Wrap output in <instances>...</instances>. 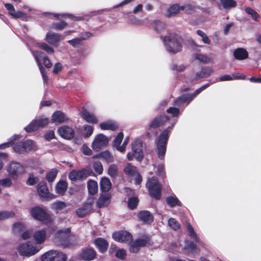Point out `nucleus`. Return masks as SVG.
<instances>
[{"instance_id": "nucleus-29", "label": "nucleus", "mask_w": 261, "mask_h": 261, "mask_svg": "<svg viewBox=\"0 0 261 261\" xmlns=\"http://www.w3.org/2000/svg\"><path fill=\"white\" fill-rule=\"evenodd\" d=\"M96 256L95 251L92 249L84 250L82 254V258L87 261L93 260Z\"/></svg>"}, {"instance_id": "nucleus-25", "label": "nucleus", "mask_w": 261, "mask_h": 261, "mask_svg": "<svg viewBox=\"0 0 261 261\" xmlns=\"http://www.w3.org/2000/svg\"><path fill=\"white\" fill-rule=\"evenodd\" d=\"M112 187V183L110 179L106 177H103L100 181V189L101 191L107 192Z\"/></svg>"}, {"instance_id": "nucleus-10", "label": "nucleus", "mask_w": 261, "mask_h": 261, "mask_svg": "<svg viewBox=\"0 0 261 261\" xmlns=\"http://www.w3.org/2000/svg\"><path fill=\"white\" fill-rule=\"evenodd\" d=\"M49 123V120L47 118L42 117L38 120H33L25 129L28 132H32L37 130L40 127H42Z\"/></svg>"}, {"instance_id": "nucleus-42", "label": "nucleus", "mask_w": 261, "mask_h": 261, "mask_svg": "<svg viewBox=\"0 0 261 261\" xmlns=\"http://www.w3.org/2000/svg\"><path fill=\"white\" fill-rule=\"evenodd\" d=\"M15 216V213L12 211H0V221L7 219L13 218Z\"/></svg>"}, {"instance_id": "nucleus-34", "label": "nucleus", "mask_w": 261, "mask_h": 261, "mask_svg": "<svg viewBox=\"0 0 261 261\" xmlns=\"http://www.w3.org/2000/svg\"><path fill=\"white\" fill-rule=\"evenodd\" d=\"M100 127L102 129L115 130L118 125L117 123L112 121H107L100 123Z\"/></svg>"}, {"instance_id": "nucleus-50", "label": "nucleus", "mask_w": 261, "mask_h": 261, "mask_svg": "<svg viewBox=\"0 0 261 261\" xmlns=\"http://www.w3.org/2000/svg\"><path fill=\"white\" fill-rule=\"evenodd\" d=\"M66 207V204L63 202L58 201L53 204V208L56 210L57 213H59Z\"/></svg>"}, {"instance_id": "nucleus-8", "label": "nucleus", "mask_w": 261, "mask_h": 261, "mask_svg": "<svg viewBox=\"0 0 261 261\" xmlns=\"http://www.w3.org/2000/svg\"><path fill=\"white\" fill-rule=\"evenodd\" d=\"M208 86V84H206L202 86L197 89L193 95H185L181 96L176 100L175 102V105L177 106H180L187 102L186 105H188L195 97H196L198 94H199L200 92H201L203 90L205 89Z\"/></svg>"}, {"instance_id": "nucleus-23", "label": "nucleus", "mask_w": 261, "mask_h": 261, "mask_svg": "<svg viewBox=\"0 0 261 261\" xmlns=\"http://www.w3.org/2000/svg\"><path fill=\"white\" fill-rule=\"evenodd\" d=\"M138 217L140 221L146 224H150L153 221L152 216L147 211L140 212L138 214Z\"/></svg>"}, {"instance_id": "nucleus-38", "label": "nucleus", "mask_w": 261, "mask_h": 261, "mask_svg": "<svg viewBox=\"0 0 261 261\" xmlns=\"http://www.w3.org/2000/svg\"><path fill=\"white\" fill-rule=\"evenodd\" d=\"M88 189L89 192L94 195L98 191V184L97 182L93 180H90L88 182Z\"/></svg>"}, {"instance_id": "nucleus-48", "label": "nucleus", "mask_w": 261, "mask_h": 261, "mask_svg": "<svg viewBox=\"0 0 261 261\" xmlns=\"http://www.w3.org/2000/svg\"><path fill=\"white\" fill-rule=\"evenodd\" d=\"M168 225L174 230H177L180 228V224L174 218H170L168 220Z\"/></svg>"}, {"instance_id": "nucleus-28", "label": "nucleus", "mask_w": 261, "mask_h": 261, "mask_svg": "<svg viewBox=\"0 0 261 261\" xmlns=\"http://www.w3.org/2000/svg\"><path fill=\"white\" fill-rule=\"evenodd\" d=\"M94 244L99 250L101 252H105L108 247V243L107 242L102 238H98L96 239L94 241Z\"/></svg>"}, {"instance_id": "nucleus-55", "label": "nucleus", "mask_w": 261, "mask_h": 261, "mask_svg": "<svg viewBox=\"0 0 261 261\" xmlns=\"http://www.w3.org/2000/svg\"><path fill=\"white\" fill-rule=\"evenodd\" d=\"M93 167L95 171L99 174L103 172V167L100 162H95L93 164Z\"/></svg>"}, {"instance_id": "nucleus-62", "label": "nucleus", "mask_w": 261, "mask_h": 261, "mask_svg": "<svg viewBox=\"0 0 261 261\" xmlns=\"http://www.w3.org/2000/svg\"><path fill=\"white\" fill-rule=\"evenodd\" d=\"M167 113L171 114L173 117L176 116L179 113V110L178 108L170 107L167 110Z\"/></svg>"}, {"instance_id": "nucleus-49", "label": "nucleus", "mask_w": 261, "mask_h": 261, "mask_svg": "<svg viewBox=\"0 0 261 261\" xmlns=\"http://www.w3.org/2000/svg\"><path fill=\"white\" fill-rule=\"evenodd\" d=\"M195 58L203 64L208 63L211 60L208 56L201 54H197Z\"/></svg>"}, {"instance_id": "nucleus-4", "label": "nucleus", "mask_w": 261, "mask_h": 261, "mask_svg": "<svg viewBox=\"0 0 261 261\" xmlns=\"http://www.w3.org/2000/svg\"><path fill=\"white\" fill-rule=\"evenodd\" d=\"M146 188L151 196L157 199L160 198L161 186L155 177H153L148 180L146 183Z\"/></svg>"}, {"instance_id": "nucleus-57", "label": "nucleus", "mask_w": 261, "mask_h": 261, "mask_svg": "<svg viewBox=\"0 0 261 261\" xmlns=\"http://www.w3.org/2000/svg\"><path fill=\"white\" fill-rule=\"evenodd\" d=\"M84 135L85 137H89L90 136L93 132V128L91 126L86 125L84 126Z\"/></svg>"}, {"instance_id": "nucleus-26", "label": "nucleus", "mask_w": 261, "mask_h": 261, "mask_svg": "<svg viewBox=\"0 0 261 261\" xmlns=\"http://www.w3.org/2000/svg\"><path fill=\"white\" fill-rule=\"evenodd\" d=\"M38 192L40 196L42 197H49V190L47 187L45 182L42 181L38 184Z\"/></svg>"}, {"instance_id": "nucleus-31", "label": "nucleus", "mask_w": 261, "mask_h": 261, "mask_svg": "<svg viewBox=\"0 0 261 261\" xmlns=\"http://www.w3.org/2000/svg\"><path fill=\"white\" fill-rule=\"evenodd\" d=\"M57 255L56 251L50 250L42 255V261H55Z\"/></svg>"}, {"instance_id": "nucleus-60", "label": "nucleus", "mask_w": 261, "mask_h": 261, "mask_svg": "<svg viewBox=\"0 0 261 261\" xmlns=\"http://www.w3.org/2000/svg\"><path fill=\"white\" fill-rule=\"evenodd\" d=\"M12 184V181L10 178H5L0 180V186L4 187H9Z\"/></svg>"}, {"instance_id": "nucleus-24", "label": "nucleus", "mask_w": 261, "mask_h": 261, "mask_svg": "<svg viewBox=\"0 0 261 261\" xmlns=\"http://www.w3.org/2000/svg\"><path fill=\"white\" fill-rule=\"evenodd\" d=\"M234 57L240 60L246 59L248 57V53L243 48H238L233 51Z\"/></svg>"}, {"instance_id": "nucleus-63", "label": "nucleus", "mask_w": 261, "mask_h": 261, "mask_svg": "<svg viewBox=\"0 0 261 261\" xmlns=\"http://www.w3.org/2000/svg\"><path fill=\"white\" fill-rule=\"evenodd\" d=\"M26 15V14L21 11H18L16 12L15 11V12H14L13 14H12L11 16L15 18H21L25 17Z\"/></svg>"}, {"instance_id": "nucleus-61", "label": "nucleus", "mask_w": 261, "mask_h": 261, "mask_svg": "<svg viewBox=\"0 0 261 261\" xmlns=\"http://www.w3.org/2000/svg\"><path fill=\"white\" fill-rule=\"evenodd\" d=\"M57 257L55 261H66L67 256L65 254L57 251Z\"/></svg>"}, {"instance_id": "nucleus-12", "label": "nucleus", "mask_w": 261, "mask_h": 261, "mask_svg": "<svg viewBox=\"0 0 261 261\" xmlns=\"http://www.w3.org/2000/svg\"><path fill=\"white\" fill-rule=\"evenodd\" d=\"M89 175V171L87 170H73L68 174V178L72 181L83 180Z\"/></svg>"}, {"instance_id": "nucleus-15", "label": "nucleus", "mask_w": 261, "mask_h": 261, "mask_svg": "<svg viewBox=\"0 0 261 261\" xmlns=\"http://www.w3.org/2000/svg\"><path fill=\"white\" fill-rule=\"evenodd\" d=\"M58 133L60 136L66 139H71L74 137V130L70 127L64 125L58 129Z\"/></svg>"}, {"instance_id": "nucleus-33", "label": "nucleus", "mask_w": 261, "mask_h": 261, "mask_svg": "<svg viewBox=\"0 0 261 261\" xmlns=\"http://www.w3.org/2000/svg\"><path fill=\"white\" fill-rule=\"evenodd\" d=\"M68 184L66 181L61 180L57 184L56 190L57 193L63 195L67 189Z\"/></svg>"}, {"instance_id": "nucleus-7", "label": "nucleus", "mask_w": 261, "mask_h": 261, "mask_svg": "<svg viewBox=\"0 0 261 261\" xmlns=\"http://www.w3.org/2000/svg\"><path fill=\"white\" fill-rule=\"evenodd\" d=\"M40 249V248L34 246L29 243L20 245L18 250L21 255L30 256L35 254Z\"/></svg>"}, {"instance_id": "nucleus-59", "label": "nucleus", "mask_w": 261, "mask_h": 261, "mask_svg": "<svg viewBox=\"0 0 261 261\" xmlns=\"http://www.w3.org/2000/svg\"><path fill=\"white\" fill-rule=\"evenodd\" d=\"M187 229L191 238L195 241H197L198 239L196 237V233L194 232L193 227L189 224L187 225Z\"/></svg>"}, {"instance_id": "nucleus-9", "label": "nucleus", "mask_w": 261, "mask_h": 261, "mask_svg": "<svg viewBox=\"0 0 261 261\" xmlns=\"http://www.w3.org/2000/svg\"><path fill=\"white\" fill-rule=\"evenodd\" d=\"M123 171L129 177L133 178L136 184H140L142 182V177L138 173L136 168L130 163H128L124 167Z\"/></svg>"}, {"instance_id": "nucleus-47", "label": "nucleus", "mask_w": 261, "mask_h": 261, "mask_svg": "<svg viewBox=\"0 0 261 261\" xmlns=\"http://www.w3.org/2000/svg\"><path fill=\"white\" fill-rule=\"evenodd\" d=\"M67 42L74 48H79L82 44V41L79 37L69 40Z\"/></svg>"}, {"instance_id": "nucleus-14", "label": "nucleus", "mask_w": 261, "mask_h": 261, "mask_svg": "<svg viewBox=\"0 0 261 261\" xmlns=\"http://www.w3.org/2000/svg\"><path fill=\"white\" fill-rule=\"evenodd\" d=\"M7 171L12 177H14L23 173L24 168L18 163L12 162L9 165Z\"/></svg>"}, {"instance_id": "nucleus-52", "label": "nucleus", "mask_w": 261, "mask_h": 261, "mask_svg": "<svg viewBox=\"0 0 261 261\" xmlns=\"http://www.w3.org/2000/svg\"><path fill=\"white\" fill-rule=\"evenodd\" d=\"M57 175V170L56 169H52L49 173L46 175V179L48 181H53Z\"/></svg>"}, {"instance_id": "nucleus-16", "label": "nucleus", "mask_w": 261, "mask_h": 261, "mask_svg": "<svg viewBox=\"0 0 261 261\" xmlns=\"http://www.w3.org/2000/svg\"><path fill=\"white\" fill-rule=\"evenodd\" d=\"M148 242L149 239L147 237L136 240L130 245V251L133 253L137 252L140 247L145 246Z\"/></svg>"}, {"instance_id": "nucleus-32", "label": "nucleus", "mask_w": 261, "mask_h": 261, "mask_svg": "<svg viewBox=\"0 0 261 261\" xmlns=\"http://www.w3.org/2000/svg\"><path fill=\"white\" fill-rule=\"evenodd\" d=\"M32 54L34 57L37 65H42V61L45 54L41 51L31 50Z\"/></svg>"}, {"instance_id": "nucleus-22", "label": "nucleus", "mask_w": 261, "mask_h": 261, "mask_svg": "<svg viewBox=\"0 0 261 261\" xmlns=\"http://www.w3.org/2000/svg\"><path fill=\"white\" fill-rule=\"evenodd\" d=\"M45 40L49 44L57 46L60 41V35L55 33L48 32L46 34Z\"/></svg>"}, {"instance_id": "nucleus-35", "label": "nucleus", "mask_w": 261, "mask_h": 261, "mask_svg": "<svg viewBox=\"0 0 261 261\" xmlns=\"http://www.w3.org/2000/svg\"><path fill=\"white\" fill-rule=\"evenodd\" d=\"M91 205L86 204L76 211V215L80 217H83L87 215L91 211Z\"/></svg>"}, {"instance_id": "nucleus-2", "label": "nucleus", "mask_w": 261, "mask_h": 261, "mask_svg": "<svg viewBox=\"0 0 261 261\" xmlns=\"http://www.w3.org/2000/svg\"><path fill=\"white\" fill-rule=\"evenodd\" d=\"M31 216L35 220L43 222L45 223L51 222L53 220L51 216L43 208L36 206L30 210Z\"/></svg>"}, {"instance_id": "nucleus-36", "label": "nucleus", "mask_w": 261, "mask_h": 261, "mask_svg": "<svg viewBox=\"0 0 261 261\" xmlns=\"http://www.w3.org/2000/svg\"><path fill=\"white\" fill-rule=\"evenodd\" d=\"M220 2L224 9H231L237 6V3L234 0H220Z\"/></svg>"}, {"instance_id": "nucleus-17", "label": "nucleus", "mask_w": 261, "mask_h": 261, "mask_svg": "<svg viewBox=\"0 0 261 261\" xmlns=\"http://www.w3.org/2000/svg\"><path fill=\"white\" fill-rule=\"evenodd\" d=\"M169 120V119L167 116H163L156 117L150 123L149 130H151L152 129L156 128L161 125H166Z\"/></svg>"}, {"instance_id": "nucleus-11", "label": "nucleus", "mask_w": 261, "mask_h": 261, "mask_svg": "<svg viewBox=\"0 0 261 261\" xmlns=\"http://www.w3.org/2000/svg\"><path fill=\"white\" fill-rule=\"evenodd\" d=\"M108 142L109 139L106 136L99 134L95 137L92 142V147L93 150L98 151L107 146Z\"/></svg>"}, {"instance_id": "nucleus-51", "label": "nucleus", "mask_w": 261, "mask_h": 261, "mask_svg": "<svg viewBox=\"0 0 261 261\" xmlns=\"http://www.w3.org/2000/svg\"><path fill=\"white\" fill-rule=\"evenodd\" d=\"M24 226L20 223H15L13 225V231L15 233H18L24 230Z\"/></svg>"}, {"instance_id": "nucleus-18", "label": "nucleus", "mask_w": 261, "mask_h": 261, "mask_svg": "<svg viewBox=\"0 0 261 261\" xmlns=\"http://www.w3.org/2000/svg\"><path fill=\"white\" fill-rule=\"evenodd\" d=\"M68 120L66 115L60 111H57L51 116V122L59 124Z\"/></svg>"}, {"instance_id": "nucleus-44", "label": "nucleus", "mask_w": 261, "mask_h": 261, "mask_svg": "<svg viewBox=\"0 0 261 261\" xmlns=\"http://www.w3.org/2000/svg\"><path fill=\"white\" fill-rule=\"evenodd\" d=\"M167 203L171 207L180 205L181 203L176 197L170 196L167 198Z\"/></svg>"}, {"instance_id": "nucleus-39", "label": "nucleus", "mask_w": 261, "mask_h": 261, "mask_svg": "<svg viewBox=\"0 0 261 261\" xmlns=\"http://www.w3.org/2000/svg\"><path fill=\"white\" fill-rule=\"evenodd\" d=\"M67 25V23L64 21H60L57 22H53L51 23V29L56 31H62L64 29Z\"/></svg>"}, {"instance_id": "nucleus-20", "label": "nucleus", "mask_w": 261, "mask_h": 261, "mask_svg": "<svg viewBox=\"0 0 261 261\" xmlns=\"http://www.w3.org/2000/svg\"><path fill=\"white\" fill-rule=\"evenodd\" d=\"M52 66H39V69L41 73L44 82H46L47 80V73ZM52 69L54 73L57 74L62 70V66H53Z\"/></svg>"}, {"instance_id": "nucleus-30", "label": "nucleus", "mask_w": 261, "mask_h": 261, "mask_svg": "<svg viewBox=\"0 0 261 261\" xmlns=\"http://www.w3.org/2000/svg\"><path fill=\"white\" fill-rule=\"evenodd\" d=\"M81 116L87 122L96 123L98 121L94 115L85 110L81 113Z\"/></svg>"}, {"instance_id": "nucleus-19", "label": "nucleus", "mask_w": 261, "mask_h": 261, "mask_svg": "<svg viewBox=\"0 0 261 261\" xmlns=\"http://www.w3.org/2000/svg\"><path fill=\"white\" fill-rule=\"evenodd\" d=\"M46 231L45 229H40L35 231L33 234V238L36 244L43 243L46 239Z\"/></svg>"}, {"instance_id": "nucleus-45", "label": "nucleus", "mask_w": 261, "mask_h": 261, "mask_svg": "<svg viewBox=\"0 0 261 261\" xmlns=\"http://www.w3.org/2000/svg\"><path fill=\"white\" fill-rule=\"evenodd\" d=\"M38 46L42 49L46 51L48 54H53L54 51V48L45 42L38 43Z\"/></svg>"}, {"instance_id": "nucleus-6", "label": "nucleus", "mask_w": 261, "mask_h": 261, "mask_svg": "<svg viewBox=\"0 0 261 261\" xmlns=\"http://www.w3.org/2000/svg\"><path fill=\"white\" fill-rule=\"evenodd\" d=\"M142 145L140 140H136L132 143V151L128 152L127 154V158L129 161H132L134 158L138 161L141 160L143 158Z\"/></svg>"}, {"instance_id": "nucleus-43", "label": "nucleus", "mask_w": 261, "mask_h": 261, "mask_svg": "<svg viewBox=\"0 0 261 261\" xmlns=\"http://www.w3.org/2000/svg\"><path fill=\"white\" fill-rule=\"evenodd\" d=\"M118 167L116 164H111L108 168V174L112 177H115L118 175Z\"/></svg>"}, {"instance_id": "nucleus-13", "label": "nucleus", "mask_w": 261, "mask_h": 261, "mask_svg": "<svg viewBox=\"0 0 261 261\" xmlns=\"http://www.w3.org/2000/svg\"><path fill=\"white\" fill-rule=\"evenodd\" d=\"M113 238L119 242L128 243L132 241L133 237L127 231H118L113 233Z\"/></svg>"}, {"instance_id": "nucleus-5", "label": "nucleus", "mask_w": 261, "mask_h": 261, "mask_svg": "<svg viewBox=\"0 0 261 261\" xmlns=\"http://www.w3.org/2000/svg\"><path fill=\"white\" fill-rule=\"evenodd\" d=\"M37 148L35 142L30 140L18 142L14 146L15 151L19 153H24L31 150H35Z\"/></svg>"}, {"instance_id": "nucleus-41", "label": "nucleus", "mask_w": 261, "mask_h": 261, "mask_svg": "<svg viewBox=\"0 0 261 261\" xmlns=\"http://www.w3.org/2000/svg\"><path fill=\"white\" fill-rule=\"evenodd\" d=\"M212 73L211 70L209 68H203L200 72L196 73L197 79L205 78L211 75Z\"/></svg>"}, {"instance_id": "nucleus-64", "label": "nucleus", "mask_w": 261, "mask_h": 261, "mask_svg": "<svg viewBox=\"0 0 261 261\" xmlns=\"http://www.w3.org/2000/svg\"><path fill=\"white\" fill-rule=\"evenodd\" d=\"M4 5L6 9L9 11L10 15H12L13 14V13L15 12V9L13 5L10 3H6Z\"/></svg>"}, {"instance_id": "nucleus-58", "label": "nucleus", "mask_w": 261, "mask_h": 261, "mask_svg": "<svg viewBox=\"0 0 261 261\" xmlns=\"http://www.w3.org/2000/svg\"><path fill=\"white\" fill-rule=\"evenodd\" d=\"M165 29V24L162 22L156 23L153 27V30L158 33H160Z\"/></svg>"}, {"instance_id": "nucleus-40", "label": "nucleus", "mask_w": 261, "mask_h": 261, "mask_svg": "<svg viewBox=\"0 0 261 261\" xmlns=\"http://www.w3.org/2000/svg\"><path fill=\"white\" fill-rule=\"evenodd\" d=\"M245 12L248 15H250L252 18L255 21H258V18L259 17V15L258 13L255 11L254 9L251 8V7H246L245 9Z\"/></svg>"}, {"instance_id": "nucleus-3", "label": "nucleus", "mask_w": 261, "mask_h": 261, "mask_svg": "<svg viewBox=\"0 0 261 261\" xmlns=\"http://www.w3.org/2000/svg\"><path fill=\"white\" fill-rule=\"evenodd\" d=\"M170 130L168 129H165L160 136L157 144L158 156L160 159H163L166 151V144L168 139V136Z\"/></svg>"}, {"instance_id": "nucleus-46", "label": "nucleus", "mask_w": 261, "mask_h": 261, "mask_svg": "<svg viewBox=\"0 0 261 261\" xmlns=\"http://www.w3.org/2000/svg\"><path fill=\"white\" fill-rule=\"evenodd\" d=\"M62 17L68 18L73 21H80L85 20V16H75L69 13H63L61 14Z\"/></svg>"}, {"instance_id": "nucleus-27", "label": "nucleus", "mask_w": 261, "mask_h": 261, "mask_svg": "<svg viewBox=\"0 0 261 261\" xmlns=\"http://www.w3.org/2000/svg\"><path fill=\"white\" fill-rule=\"evenodd\" d=\"M123 138V134L120 133L118 134L113 142V146L120 152H124V146L120 145Z\"/></svg>"}, {"instance_id": "nucleus-53", "label": "nucleus", "mask_w": 261, "mask_h": 261, "mask_svg": "<svg viewBox=\"0 0 261 261\" xmlns=\"http://www.w3.org/2000/svg\"><path fill=\"white\" fill-rule=\"evenodd\" d=\"M100 156L102 158L105 159L107 162H112L113 160V157L111 154L110 152L105 151L101 153Z\"/></svg>"}, {"instance_id": "nucleus-56", "label": "nucleus", "mask_w": 261, "mask_h": 261, "mask_svg": "<svg viewBox=\"0 0 261 261\" xmlns=\"http://www.w3.org/2000/svg\"><path fill=\"white\" fill-rule=\"evenodd\" d=\"M138 203V199L135 197H133L129 199L128 205L130 209L133 210L136 207Z\"/></svg>"}, {"instance_id": "nucleus-37", "label": "nucleus", "mask_w": 261, "mask_h": 261, "mask_svg": "<svg viewBox=\"0 0 261 261\" xmlns=\"http://www.w3.org/2000/svg\"><path fill=\"white\" fill-rule=\"evenodd\" d=\"M179 4H175L171 5L167 11L168 17L175 16L179 13Z\"/></svg>"}, {"instance_id": "nucleus-1", "label": "nucleus", "mask_w": 261, "mask_h": 261, "mask_svg": "<svg viewBox=\"0 0 261 261\" xmlns=\"http://www.w3.org/2000/svg\"><path fill=\"white\" fill-rule=\"evenodd\" d=\"M166 49L171 54H175L182 50V39L181 37L175 33H170L163 37L161 36Z\"/></svg>"}, {"instance_id": "nucleus-21", "label": "nucleus", "mask_w": 261, "mask_h": 261, "mask_svg": "<svg viewBox=\"0 0 261 261\" xmlns=\"http://www.w3.org/2000/svg\"><path fill=\"white\" fill-rule=\"evenodd\" d=\"M111 195L110 193H105L101 194L96 201L98 207H103L108 206L111 201Z\"/></svg>"}, {"instance_id": "nucleus-54", "label": "nucleus", "mask_w": 261, "mask_h": 261, "mask_svg": "<svg viewBox=\"0 0 261 261\" xmlns=\"http://www.w3.org/2000/svg\"><path fill=\"white\" fill-rule=\"evenodd\" d=\"M18 138H19L18 135H14L10 139V140L8 142L5 143L4 144L0 145V148L3 149V148H7V147H9L12 144L13 141Z\"/></svg>"}]
</instances>
